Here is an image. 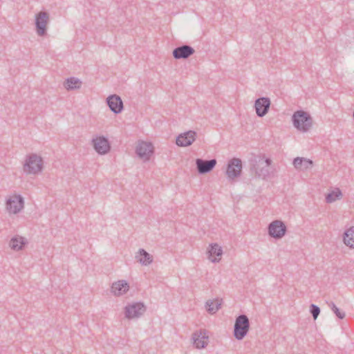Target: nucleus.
Here are the masks:
<instances>
[{
    "label": "nucleus",
    "instance_id": "b1692460",
    "mask_svg": "<svg viewBox=\"0 0 354 354\" xmlns=\"http://www.w3.org/2000/svg\"><path fill=\"white\" fill-rule=\"evenodd\" d=\"M343 241L345 245L354 248V227L346 230L344 233Z\"/></svg>",
    "mask_w": 354,
    "mask_h": 354
},
{
    "label": "nucleus",
    "instance_id": "cd10ccee",
    "mask_svg": "<svg viewBox=\"0 0 354 354\" xmlns=\"http://www.w3.org/2000/svg\"><path fill=\"white\" fill-rule=\"evenodd\" d=\"M310 313H311L314 319H316L320 313V308L315 304H310Z\"/></svg>",
    "mask_w": 354,
    "mask_h": 354
},
{
    "label": "nucleus",
    "instance_id": "ddd939ff",
    "mask_svg": "<svg viewBox=\"0 0 354 354\" xmlns=\"http://www.w3.org/2000/svg\"><path fill=\"white\" fill-rule=\"evenodd\" d=\"M194 49L189 45H182L176 47L172 52L176 59H187L194 53Z\"/></svg>",
    "mask_w": 354,
    "mask_h": 354
},
{
    "label": "nucleus",
    "instance_id": "a211bd4d",
    "mask_svg": "<svg viewBox=\"0 0 354 354\" xmlns=\"http://www.w3.org/2000/svg\"><path fill=\"white\" fill-rule=\"evenodd\" d=\"M266 164V158L263 154V156H257L254 159V163L252 165L253 169H254L256 174L263 178H265L266 175L263 174V168L264 165Z\"/></svg>",
    "mask_w": 354,
    "mask_h": 354
},
{
    "label": "nucleus",
    "instance_id": "423d86ee",
    "mask_svg": "<svg viewBox=\"0 0 354 354\" xmlns=\"http://www.w3.org/2000/svg\"><path fill=\"white\" fill-rule=\"evenodd\" d=\"M242 161L240 158H233L229 160L226 169V175L230 180H234L241 175Z\"/></svg>",
    "mask_w": 354,
    "mask_h": 354
},
{
    "label": "nucleus",
    "instance_id": "dca6fc26",
    "mask_svg": "<svg viewBox=\"0 0 354 354\" xmlns=\"http://www.w3.org/2000/svg\"><path fill=\"white\" fill-rule=\"evenodd\" d=\"M129 289V285L125 280H119L112 283L111 291L115 296L125 294Z\"/></svg>",
    "mask_w": 354,
    "mask_h": 354
},
{
    "label": "nucleus",
    "instance_id": "9d476101",
    "mask_svg": "<svg viewBox=\"0 0 354 354\" xmlns=\"http://www.w3.org/2000/svg\"><path fill=\"white\" fill-rule=\"evenodd\" d=\"M136 152L140 158L145 160H149L153 153V147L150 142L142 141L136 147Z\"/></svg>",
    "mask_w": 354,
    "mask_h": 354
},
{
    "label": "nucleus",
    "instance_id": "412c9836",
    "mask_svg": "<svg viewBox=\"0 0 354 354\" xmlns=\"http://www.w3.org/2000/svg\"><path fill=\"white\" fill-rule=\"evenodd\" d=\"M292 164L297 169H307L313 166V162L310 159L297 157L294 158Z\"/></svg>",
    "mask_w": 354,
    "mask_h": 354
},
{
    "label": "nucleus",
    "instance_id": "c756f323",
    "mask_svg": "<svg viewBox=\"0 0 354 354\" xmlns=\"http://www.w3.org/2000/svg\"><path fill=\"white\" fill-rule=\"evenodd\" d=\"M270 104H271V102H270V98L267 97V113L269 111V109H270Z\"/></svg>",
    "mask_w": 354,
    "mask_h": 354
},
{
    "label": "nucleus",
    "instance_id": "a878e982",
    "mask_svg": "<svg viewBox=\"0 0 354 354\" xmlns=\"http://www.w3.org/2000/svg\"><path fill=\"white\" fill-rule=\"evenodd\" d=\"M342 196V192L339 189H337L335 191H332L326 194V201L328 203H331L335 201L339 196Z\"/></svg>",
    "mask_w": 354,
    "mask_h": 354
},
{
    "label": "nucleus",
    "instance_id": "1a4fd4ad",
    "mask_svg": "<svg viewBox=\"0 0 354 354\" xmlns=\"http://www.w3.org/2000/svg\"><path fill=\"white\" fill-rule=\"evenodd\" d=\"M216 159L204 160L202 158L196 159V166L199 174H205L210 172L216 165Z\"/></svg>",
    "mask_w": 354,
    "mask_h": 354
},
{
    "label": "nucleus",
    "instance_id": "20e7f679",
    "mask_svg": "<svg viewBox=\"0 0 354 354\" xmlns=\"http://www.w3.org/2000/svg\"><path fill=\"white\" fill-rule=\"evenodd\" d=\"M50 21L49 13L46 11H40L35 16V25L37 34L44 37L47 34V26Z\"/></svg>",
    "mask_w": 354,
    "mask_h": 354
},
{
    "label": "nucleus",
    "instance_id": "6ab92c4d",
    "mask_svg": "<svg viewBox=\"0 0 354 354\" xmlns=\"http://www.w3.org/2000/svg\"><path fill=\"white\" fill-rule=\"evenodd\" d=\"M138 262L143 266H148L153 261V257L148 253L145 249L140 248L136 256Z\"/></svg>",
    "mask_w": 354,
    "mask_h": 354
},
{
    "label": "nucleus",
    "instance_id": "0eeeda50",
    "mask_svg": "<svg viewBox=\"0 0 354 354\" xmlns=\"http://www.w3.org/2000/svg\"><path fill=\"white\" fill-rule=\"evenodd\" d=\"M147 310L145 305L142 302H136L129 304L124 308L125 317L129 319L140 317Z\"/></svg>",
    "mask_w": 354,
    "mask_h": 354
},
{
    "label": "nucleus",
    "instance_id": "7ed1b4c3",
    "mask_svg": "<svg viewBox=\"0 0 354 354\" xmlns=\"http://www.w3.org/2000/svg\"><path fill=\"white\" fill-rule=\"evenodd\" d=\"M250 329V321L245 315H240L236 317L233 334L237 340H242Z\"/></svg>",
    "mask_w": 354,
    "mask_h": 354
},
{
    "label": "nucleus",
    "instance_id": "39448f33",
    "mask_svg": "<svg viewBox=\"0 0 354 354\" xmlns=\"http://www.w3.org/2000/svg\"><path fill=\"white\" fill-rule=\"evenodd\" d=\"M268 235L274 240L281 239L286 234L287 227L281 220H274L269 223L268 227Z\"/></svg>",
    "mask_w": 354,
    "mask_h": 354
},
{
    "label": "nucleus",
    "instance_id": "f03ea898",
    "mask_svg": "<svg viewBox=\"0 0 354 354\" xmlns=\"http://www.w3.org/2000/svg\"><path fill=\"white\" fill-rule=\"evenodd\" d=\"M43 169V159L36 153L26 156L24 165V171L28 174H37Z\"/></svg>",
    "mask_w": 354,
    "mask_h": 354
},
{
    "label": "nucleus",
    "instance_id": "c85d7f7f",
    "mask_svg": "<svg viewBox=\"0 0 354 354\" xmlns=\"http://www.w3.org/2000/svg\"><path fill=\"white\" fill-rule=\"evenodd\" d=\"M272 160L267 158V178L274 176V171H270V166L271 165Z\"/></svg>",
    "mask_w": 354,
    "mask_h": 354
},
{
    "label": "nucleus",
    "instance_id": "6e6552de",
    "mask_svg": "<svg viewBox=\"0 0 354 354\" xmlns=\"http://www.w3.org/2000/svg\"><path fill=\"white\" fill-rule=\"evenodd\" d=\"M24 198L20 195H14L6 201V209L12 214H17L24 207Z\"/></svg>",
    "mask_w": 354,
    "mask_h": 354
},
{
    "label": "nucleus",
    "instance_id": "4be33fe9",
    "mask_svg": "<svg viewBox=\"0 0 354 354\" xmlns=\"http://www.w3.org/2000/svg\"><path fill=\"white\" fill-rule=\"evenodd\" d=\"M81 85L80 80L75 77L67 78L64 83V88L68 91L80 88Z\"/></svg>",
    "mask_w": 354,
    "mask_h": 354
},
{
    "label": "nucleus",
    "instance_id": "2eb2a0df",
    "mask_svg": "<svg viewBox=\"0 0 354 354\" xmlns=\"http://www.w3.org/2000/svg\"><path fill=\"white\" fill-rule=\"evenodd\" d=\"M194 344L197 348H205L208 343V335L205 330H201L199 332H195L192 335Z\"/></svg>",
    "mask_w": 354,
    "mask_h": 354
},
{
    "label": "nucleus",
    "instance_id": "4468645a",
    "mask_svg": "<svg viewBox=\"0 0 354 354\" xmlns=\"http://www.w3.org/2000/svg\"><path fill=\"white\" fill-rule=\"evenodd\" d=\"M196 133L194 131H188L180 134L176 140V143L180 147L191 145L196 140Z\"/></svg>",
    "mask_w": 354,
    "mask_h": 354
},
{
    "label": "nucleus",
    "instance_id": "bb28decb",
    "mask_svg": "<svg viewBox=\"0 0 354 354\" xmlns=\"http://www.w3.org/2000/svg\"><path fill=\"white\" fill-rule=\"evenodd\" d=\"M329 307L332 310V311L335 314V315L339 319H343L345 317V313L344 312H342L339 308L336 306V305L333 302L330 301L328 304Z\"/></svg>",
    "mask_w": 354,
    "mask_h": 354
},
{
    "label": "nucleus",
    "instance_id": "393cba45",
    "mask_svg": "<svg viewBox=\"0 0 354 354\" xmlns=\"http://www.w3.org/2000/svg\"><path fill=\"white\" fill-rule=\"evenodd\" d=\"M207 311L210 314L216 313L221 306V300L218 299L214 300H208L206 301Z\"/></svg>",
    "mask_w": 354,
    "mask_h": 354
},
{
    "label": "nucleus",
    "instance_id": "f8f14e48",
    "mask_svg": "<svg viewBox=\"0 0 354 354\" xmlns=\"http://www.w3.org/2000/svg\"><path fill=\"white\" fill-rule=\"evenodd\" d=\"M93 148L99 154H106L110 150V145L107 138L104 136L97 137L92 140Z\"/></svg>",
    "mask_w": 354,
    "mask_h": 354
},
{
    "label": "nucleus",
    "instance_id": "9b49d317",
    "mask_svg": "<svg viewBox=\"0 0 354 354\" xmlns=\"http://www.w3.org/2000/svg\"><path fill=\"white\" fill-rule=\"evenodd\" d=\"M106 104L110 110L115 114L120 113L124 109L121 97L115 94L111 95L106 98Z\"/></svg>",
    "mask_w": 354,
    "mask_h": 354
},
{
    "label": "nucleus",
    "instance_id": "f3484780",
    "mask_svg": "<svg viewBox=\"0 0 354 354\" xmlns=\"http://www.w3.org/2000/svg\"><path fill=\"white\" fill-rule=\"evenodd\" d=\"M207 253L208 259L213 263L219 262L223 254L222 248L217 243L209 245Z\"/></svg>",
    "mask_w": 354,
    "mask_h": 354
},
{
    "label": "nucleus",
    "instance_id": "f257e3e1",
    "mask_svg": "<svg viewBox=\"0 0 354 354\" xmlns=\"http://www.w3.org/2000/svg\"><path fill=\"white\" fill-rule=\"evenodd\" d=\"M292 122L295 128L303 133L308 132L313 125L312 117L303 110L297 111L293 113Z\"/></svg>",
    "mask_w": 354,
    "mask_h": 354
},
{
    "label": "nucleus",
    "instance_id": "aec40b11",
    "mask_svg": "<svg viewBox=\"0 0 354 354\" xmlns=\"http://www.w3.org/2000/svg\"><path fill=\"white\" fill-rule=\"evenodd\" d=\"M26 244V241L25 238L17 235L10 239L9 246L12 250L19 251L22 250Z\"/></svg>",
    "mask_w": 354,
    "mask_h": 354
},
{
    "label": "nucleus",
    "instance_id": "5701e85b",
    "mask_svg": "<svg viewBox=\"0 0 354 354\" xmlns=\"http://www.w3.org/2000/svg\"><path fill=\"white\" fill-rule=\"evenodd\" d=\"M254 109L259 117H263L266 115V97H261L256 100Z\"/></svg>",
    "mask_w": 354,
    "mask_h": 354
}]
</instances>
